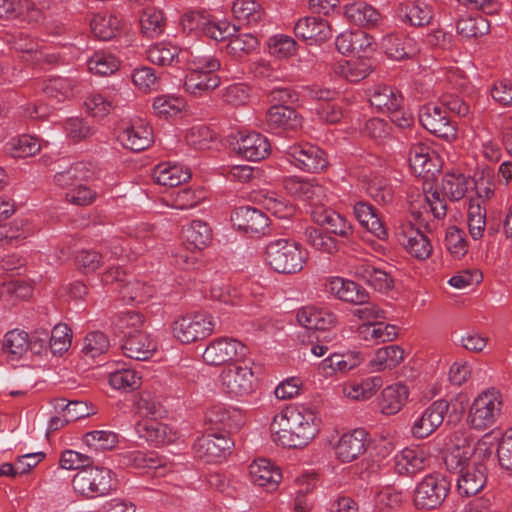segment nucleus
<instances>
[{"label":"nucleus","mask_w":512,"mask_h":512,"mask_svg":"<svg viewBox=\"0 0 512 512\" xmlns=\"http://www.w3.org/2000/svg\"><path fill=\"white\" fill-rule=\"evenodd\" d=\"M281 421H285L283 428H279L280 424L277 422V416H275L270 430L273 440L283 447L302 448L319 431V420L315 412L305 406L287 408L285 414L281 416Z\"/></svg>","instance_id":"nucleus-1"},{"label":"nucleus","mask_w":512,"mask_h":512,"mask_svg":"<svg viewBox=\"0 0 512 512\" xmlns=\"http://www.w3.org/2000/svg\"><path fill=\"white\" fill-rule=\"evenodd\" d=\"M307 257L306 249L290 238L272 240L265 248V261L277 273L295 274L300 272Z\"/></svg>","instance_id":"nucleus-2"},{"label":"nucleus","mask_w":512,"mask_h":512,"mask_svg":"<svg viewBox=\"0 0 512 512\" xmlns=\"http://www.w3.org/2000/svg\"><path fill=\"white\" fill-rule=\"evenodd\" d=\"M112 474L106 467H86L73 476L72 488L75 493L87 499L108 495L114 489Z\"/></svg>","instance_id":"nucleus-3"},{"label":"nucleus","mask_w":512,"mask_h":512,"mask_svg":"<svg viewBox=\"0 0 512 512\" xmlns=\"http://www.w3.org/2000/svg\"><path fill=\"white\" fill-rule=\"evenodd\" d=\"M451 482L440 474H430L418 483L414 492V505L418 509H436L446 499Z\"/></svg>","instance_id":"nucleus-4"},{"label":"nucleus","mask_w":512,"mask_h":512,"mask_svg":"<svg viewBox=\"0 0 512 512\" xmlns=\"http://www.w3.org/2000/svg\"><path fill=\"white\" fill-rule=\"evenodd\" d=\"M418 117L422 126L431 134L448 142L457 138L456 123L439 104L428 103L423 105L419 110Z\"/></svg>","instance_id":"nucleus-5"},{"label":"nucleus","mask_w":512,"mask_h":512,"mask_svg":"<svg viewBox=\"0 0 512 512\" xmlns=\"http://www.w3.org/2000/svg\"><path fill=\"white\" fill-rule=\"evenodd\" d=\"M213 317L206 313L183 316L173 323L175 338L184 344L196 342L209 336L214 330Z\"/></svg>","instance_id":"nucleus-6"},{"label":"nucleus","mask_w":512,"mask_h":512,"mask_svg":"<svg viewBox=\"0 0 512 512\" xmlns=\"http://www.w3.org/2000/svg\"><path fill=\"white\" fill-rule=\"evenodd\" d=\"M286 157L298 169L319 173L328 166L326 153L316 145L310 143H295L285 150Z\"/></svg>","instance_id":"nucleus-7"},{"label":"nucleus","mask_w":512,"mask_h":512,"mask_svg":"<svg viewBox=\"0 0 512 512\" xmlns=\"http://www.w3.org/2000/svg\"><path fill=\"white\" fill-rule=\"evenodd\" d=\"M195 67L186 76L185 90L193 95L214 90L220 85V78L215 72L220 68V61L211 57L194 63Z\"/></svg>","instance_id":"nucleus-8"},{"label":"nucleus","mask_w":512,"mask_h":512,"mask_svg":"<svg viewBox=\"0 0 512 512\" xmlns=\"http://www.w3.org/2000/svg\"><path fill=\"white\" fill-rule=\"evenodd\" d=\"M502 401L499 392L486 391L473 402L469 411V422L475 429H486L492 426L500 415Z\"/></svg>","instance_id":"nucleus-9"},{"label":"nucleus","mask_w":512,"mask_h":512,"mask_svg":"<svg viewBox=\"0 0 512 512\" xmlns=\"http://www.w3.org/2000/svg\"><path fill=\"white\" fill-rule=\"evenodd\" d=\"M247 353L248 348L239 340L221 337L206 347L202 357L208 365L219 366L231 361L239 362Z\"/></svg>","instance_id":"nucleus-10"},{"label":"nucleus","mask_w":512,"mask_h":512,"mask_svg":"<svg viewBox=\"0 0 512 512\" xmlns=\"http://www.w3.org/2000/svg\"><path fill=\"white\" fill-rule=\"evenodd\" d=\"M297 321L303 327L304 333H308L309 342L312 343L314 339H326V336L321 337L320 334L335 326L337 317L330 311L305 307L298 311Z\"/></svg>","instance_id":"nucleus-11"},{"label":"nucleus","mask_w":512,"mask_h":512,"mask_svg":"<svg viewBox=\"0 0 512 512\" xmlns=\"http://www.w3.org/2000/svg\"><path fill=\"white\" fill-rule=\"evenodd\" d=\"M234 442L224 433H208L197 438L193 450L199 459L207 463L226 458Z\"/></svg>","instance_id":"nucleus-12"},{"label":"nucleus","mask_w":512,"mask_h":512,"mask_svg":"<svg viewBox=\"0 0 512 512\" xmlns=\"http://www.w3.org/2000/svg\"><path fill=\"white\" fill-rule=\"evenodd\" d=\"M221 381L228 393L244 396L254 390L256 378L249 366L235 363L223 369Z\"/></svg>","instance_id":"nucleus-13"},{"label":"nucleus","mask_w":512,"mask_h":512,"mask_svg":"<svg viewBox=\"0 0 512 512\" xmlns=\"http://www.w3.org/2000/svg\"><path fill=\"white\" fill-rule=\"evenodd\" d=\"M450 406L451 404L445 399L434 401L415 419L411 427L412 435L419 439L431 435L443 423L444 415ZM452 406L454 407L455 404L452 403Z\"/></svg>","instance_id":"nucleus-14"},{"label":"nucleus","mask_w":512,"mask_h":512,"mask_svg":"<svg viewBox=\"0 0 512 512\" xmlns=\"http://www.w3.org/2000/svg\"><path fill=\"white\" fill-rule=\"evenodd\" d=\"M121 349L127 358L146 361L154 355L157 345L146 331H134L122 337Z\"/></svg>","instance_id":"nucleus-15"},{"label":"nucleus","mask_w":512,"mask_h":512,"mask_svg":"<svg viewBox=\"0 0 512 512\" xmlns=\"http://www.w3.org/2000/svg\"><path fill=\"white\" fill-rule=\"evenodd\" d=\"M233 150L249 161H260L270 152V144L265 136L260 133L252 132L242 135L232 142Z\"/></svg>","instance_id":"nucleus-16"},{"label":"nucleus","mask_w":512,"mask_h":512,"mask_svg":"<svg viewBox=\"0 0 512 512\" xmlns=\"http://www.w3.org/2000/svg\"><path fill=\"white\" fill-rule=\"evenodd\" d=\"M268 217L261 210L245 206L235 209L231 215L233 225L246 234L263 233L268 227Z\"/></svg>","instance_id":"nucleus-17"},{"label":"nucleus","mask_w":512,"mask_h":512,"mask_svg":"<svg viewBox=\"0 0 512 512\" xmlns=\"http://www.w3.org/2000/svg\"><path fill=\"white\" fill-rule=\"evenodd\" d=\"M457 490L465 497L474 496L480 492L487 481V468L483 463L469 464L457 476Z\"/></svg>","instance_id":"nucleus-18"},{"label":"nucleus","mask_w":512,"mask_h":512,"mask_svg":"<svg viewBox=\"0 0 512 512\" xmlns=\"http://www.w3.org/2000/svg\"><path fill=\"white\" fill-rule=\"evenodd\" d=\"M368 433L364 429H354L345 433L336 446V454L342 462H351L362 455L368 445Z\"/></svg>","instance_id":"nucleus-19"},{"label":"nucleus","mask_w":512,"mask_h":512,"mask_svg":"<svg viewBox=\"0 0 512 512\" xmlns=\"http://www.w3.org/2000/svg\"><path fill=\"white\" fill-rule=\"evenodd\" d=\"M294 34L297 38L317 44L325 42L331 37V28L328 22L318 17H304L299 19L294 26Z\"/></svg>","instance_id":"nucleus-20"},{"label":"nucleus","mask_w":512,"mask_h":512,"mask_svg":"<svg viewBox=\"0 0 512 512\" xmlns=\"http://www.w3.org/2000/svg\"><path fill=\"white\" fill-rule=\"evenodd\" d=\"M265 125L268 130H296L301 127V119L294 108L289 105H272L266 113Z\"/></svg>","instance_id":"nucleus-21"},{"label":"nucleus","mask_w":512,"mask_h":512,"mask_svg":"<svg viewBox=\"0 0 512 512\" xmlns=\"http://www.w3.org/2000/svg\"><path fill=\"white\" fill-rule=\"evenodd\" d=\"M327 287L338 299L354 305H363L369 300L367 290L352 280L334 277Z\"/></svg>","instance_id":"nucleus-22"},{"label":"nucleus","mask_w":512,"mask_h":512,"mask_svg":"<svg viewBox=\"0 0 512 512\" xmlns=\"http://www.w3.org/2000/svg\"><path fill=\"white\" fill-rule=\"evenodd\" d=\"M371 106L378 110L395 111L402 108L403 97L400 91L386 84H375L366 90Z\"/></svg>","instance_id":"nucleus-23"},{"label":"nucleus","mask_w":512,"mask_h":512,"mask_svg":"<svg viewBox=\"0 0 512 512\" xmlns=\"http://www.w3.org/2000/svg\"><path fill=\"white\" fill-rule=\"evenodd\" d=\"M249 475L255 485L264 487L268 491L275 490L282 479L280 470L265 458L255 460L250 464Z\"/></svg>","instance_id":"nucleus-24"},{"label":"nucleus","mask_w":512,"mask_h":512,"mask_svg":"<svg viewBox=\"0 0 512 512\" xmlns=\"http://www.w3.org/2000/svg\"><path fill=\"white\" fill-rule=\"evenodd\" d=\"M118 138L125 148L140 152L152 144L153 131L148 124L137 122L124 129Z\"/></svg>","instance_id":"nucleus-25"},{"label":"nucleus","mask_w":512,"mask_h":512,"mask_svg":"<svg viewBox=\"0 0 512 512\" xmlns=\"http://www.w3.org/2000/svg\"><path fill=\"white\" fill-rule=\"evenodd\" d=\"M435 151L428 145L417 142L411 145L409 150V163L415 174L426 177L433 175L436 169Z\"/></svg>","instance_id":"nucleus-26"},{"label":"nucleus","mask_w":512,"mask_h":512,"mask_svg":"<svg viewBox=\"0 0 512 512\" xmlns=\"http://www.w3.org/2000/svg\"><path fill=\"white\" fill-rule=\"evenodd\" d=\"M429 458L419 448H405L395 457V469L400 475H413L425 468Z\"/></svg>","instance_id":"nucleus-27"},{"label":"nucleus","mask_w":512,"mask_h":512,"mask_svg":"<svg viewBox=\"0 0 512 512\" xmlns=\"http://www.w3.org/2000/svg\"><path fill=\"white\" fill-rule=\"evenodd\" d=\"M409 389L406 385L397 383L387 386L381 392L379 409L385 415L397 414L408 400Z\"/></svg>","instance_id":"nucleus-28"},{"label":"nucleus","mask_w":512,"mask_h":512,"mask_svg":"<svg viewBox=\"0 0 512 512\" xmlns=\"http://www.w3.org/2000/svg\"><path fill=\"white\" fill-rule=\"evenodd\" d=\"M236 418H240L236 412L232 415L222 405H216L205 413V424L209 425L211 430L225 431L230 434L241 427V423Z\"/></svg>","instance_id":"nucleus-29"},{"label":"nucleus","mask_w":512,"mask_h":512,"mask_svg":"<svg viewBox=\"0 0 512 512\" xmlns=\"http://www.w3.org/2000/svg\"><path fill=\"white\" fill-rule=\"evenodd\" d=\"M283 185L288 194L302 200L319 201L324 195V188L321 185L296 176L285 178Z\"/></svg>","instance_id":"nucleus-30"},{"label":"nucleus","mask_w":512,"mask_h":512,"mask_svg":"<svg viewBox=\"0 0 512 512\" xmlns=\"http://www.w3.org/2000/svg\"><path fill=\"white\" fill-rule=\"evenodd\" d=\"M344 14L351 23L359 27L371 28L376 26L380 20V13L365 2H353L345 5Z\"/></svg>","instance_id":"nucleus-31"},{"label":"nucleus","mask_w":512,"mask_h":512,"mask_svg":"<svg viewBox=\"0 0 512 512\" xmlns=\"http://www.w3.org/2000/svg\"><path fill=\"white\" fill-rule=\"evenodd\" d=\"M152 178L159 185L173 188L187 182L191 173L188 169L162 163L153 169Z\"/></svg>","instance_id":"nucleus-32"},{"label":"nucleus","mask_w":512,"mask_h":512,"mask_svg":"<svg viewBox=\"0 0 512 512\" xmlns=\"http://www.w3.org/2000/svg\"><path fill=\"white\" fill-rule=\"evenodd\" d=\"M93 176V171L88 164L77 162L72 164L64 171L58 172L54 176V182L62 188L78 187V184L87 181Z\"/></svg>","instance_id":"nucleus-33"},{"label":"nucleus","mask_w":512,"mask_h":512,"mask_svg":"<svg viewBox=\"0 0 512 512\" xmlns=\"http://www.w3.org/2000/svg\"><path fill=\"white\" fill-rule=\"evenodd\" d=\"M135 430L140 438H143L156 446L170 442V438L167 433V425L159 422L157 418L138 421L135 425Z\"/></svg>","instance_id":"nucleus-34"},{"label":"nucleus","mask_w":512,"mask_h":512,"mask_svg":"<svg viewBox=\"0 0 512 512\" xmlns=\"http://www.w3.org/2000/svg\"><path fill=\"white\" fill-rule=\"evenodd\" d=\"M362 359L360 354L356 351H347L346 353H333L322 362V368L327 375H332L336 372L346 373L361 363Z\"/></svg>","instance_id":"nucleus-35"},{"label":"nucleus","mask_w":512,"mask_h":512,"mask_svg":"<svg viewBox=\"0 0 512 512\" xmlns=\"http://www.w3.org/2000/svg\"><path fill=\"white\" fill-rule=\"evenodd\" d=\"M29 17L38 20L41 11L29 0H0V18Z\"/></svg>","instance_id":"nucleus-36"},{"label":"nucleus","mask_w":512,"mask_h":512,"mask_svg":"<svg viewBox=\"0 0 512 512\" xmlns=\"http://www.w3.org/2000/svg\"><path fill=\"white\" fill-rule=\"evenodd\" d=\"M457 32L466 38H477L489 32L488 20L480 14L465 15L457 21Z\"/></svg>","instance_id":"nucleus-37"},{"label":"nucleus","mask_w":512,"mask_h":512,"mask_svg":"<svg viewBox=\"0 0 512 512\" xmlns=\"http://www.w3.org/2000/svg\"><path fill=\"white\" fill-rule=\"evenodd\" d=\"M183 236L189 244L188 249L201 250L208 245L212 238L210 227L201 220H194L183 229Z\"/></svg>","instance_id":"nucleus-38"},{"label":"nucleus","mask_w":512,"mask_h":512,"mask_svg":"<svg viewBox=\"0 0 512 512\" xmlns=\"http://www.w3.org/2000/svg\"><path fill=\"white\" fill-rule=\"evenodd\" d=\"M118 293L127 304L132 302L143 303L152 295V288L145 283L128 277L120 285Z\"/></svg>","instance_id":"nucleus-39"},{"label":"nucleus","mask_w":512,"mask_h":512,"mask_svg":"<svg viewBox=\"0 0 512 512\" xmlns=\"http://www.w3.org/2000/svg\"><path fill=\"white\" fill-rule=\"evenodd\" d=\"M140 26L142 33L148 38L158 37L163 33L166 26L162 11L155 7H147L140 16Z\"/></svg>","instance_id":"nucleus-40"},{"label":"nucleus","mask_w":512,"mask_h":512,"mask_svg":"<svg viewBox=\"0 0 512 512\" xmlns=\"http://www.w3.org/2000/svg\"><path fill=\"white\" fill-rule=\"evenodd\" d=\"M410 41V39L401 35L388 34L382 38L381 48L389 58L402 60L413 54V50L408 49Z\"/></svg>","instance_id":"nucleus-41"},{"label":"nucleus","mask_w":512,"mask_h":512,"mask_svg":"<svg viewBox=\"0 0 512 512\" xmlns=\"http://www.w3.org/2000/svg\"><path fill=\"white\" fill-rule=\"evenodd\" d=\"M120 20L117 16L97 14L90 21L92 33L99 40H110L116 36L119 30Z\"/></svg>","instance_id":"nucleus-42"},{"label":"nucleus","mask_w":512,"mask_h":512,"mask_svg":"<svg viewBox=\"0 0 512 512\" xmlns=\"http://www.w3.org/2000/svg\"><path fill=\"white\" fill-rule=\"evenodd\" d=\"M410 234L407 237V242L404 244L406 250L410 255L419 259L425 260L432 253V245L426 235L419 229H414L413 224H409Z\"/></svg>","instance_id":"nucleus-43"},{"label":"nucleus","mask_w":512,"mask_h":512,"mask_svg":"<svg viewBox=\"0 0 512 512\" xmlns=\"http://www.w3.org/2000/svg\"><path fill=\"white\" fill-rule=\"evenodd\" d=\"M29 348V335L25 331L18 329L7 332L2 343V350L16 358L22 355Z\"/></svg>","instance_id":"nucleus-44"},{"label":"nucleus","mask_w":512,"mask_h":512,"mask_svg":"<svg viewBox=\"0 0 512 512\" xmlns=\"http://www.w3.org/2000/svg\"><path fill=\"white\" fill-rule=\"evenodd\" d=\"M305 238L314 249L333 254L338 251L337 241L319 228L308 227L305 229Z\"/></svg>","instance_id":"nucleus-45"},{"label":"nucleus","mask_w":512,"mask_h":512,"mask_svg":"<svg viewBox=\"0 0 512 512\" xmlns=\"http://www.w3.org/2000/svg\"><path fill=\"white\" fill-rule=\"evenodd\" d=\"M141 376L133 369L122 368L109 374L110 385L123 391H132L141 386Z\"/></svg>","instance_id":"nucleus-46"},{"label":"nucleus","mask_w":512,"mask_h":512,"mask_svg":"<svg viewBox=\"0 0 512 512\" xmlns=\"http://www.w3.org/2000/svg\"><path fill=\"white\" fill-rule=\"evenodd\" d=\"M86 445L95 451L112 450L118 443V435L112 431H91L83 436Z\"/></svg>","instance_id":"nucleus-47"},{"label":"nucleus","mask_w":512,"mask_h":512,"mask_svg":"<svg viewBox=\"0 0 512 512\" xmlns=\"http://www.w3.org/2000/svg\"><path fill=\"white\" fill-rule=\"evenodd\" d=\"M89 70L100 76H108L119 69V61L112 54L95 53L87 62Z\"/></svg>","instance_id":"nucleus-48"},{"label":"nucleus","mask_w":512,"mask_h":512,"mask_svg":"<svg viewBox=\"0 0 512 512\" xmlns=\"http://www.w3.org/2000/svg\"><path fill=\"white\" fill-rule=\"evenodd\" d=\"M72 341L71 329L64 323H58L49 333V347L54 355L65 353Z\"/></svg>","instance_id":"nucleus-49"},{"label":"nucleus","mask_w":512,"mask_h":512,"mask_svg":"<svg viewBox=\"0 0 512 512\" xmlns=\"http://www.w3.org/2000/svg\"><path fill=\"white\" fill-rule=\"evenodd\" d=\"M474 449H447L443 456L444 465L450 473L457 476L470 464L469 460Z\"/></svg>","instance_id":"nucleus-50"},{"label":"nucleus","mask_w":512,"mask_h":512,"mask_svg":"<svg viewBox=\"0 0 512 512\" xmlns=\"http://www.w3.org/2000/svg\"><path fill=\"white\" fill-rule=\"evenodd\" d=\"M180 49L170 43H158L147 51V58L159 66L170 65L178 57Z\"/></svg>","instance_id":"nucleus-51"},{"label":"nucleus","mask_w":512,"mask_h":512,"mask_svg":"<svg viewBox=\"0 0 512 512\" xmlns=\"http://www.w3.org/2000/svg\"><path fill=\"white\" fill-rule=\"evenodd\" d=\"M470 180L463 174H447L442 180L444 193L453 201L462 199L468 191Z\"/></svg>","instance_id":"nucleus-52"},{"label":"nucleus","mask_w":512,"mask_h":512,"mask_svg":"<svg viewBox=\"0 0 512 512\" xmlns=\"http://www.w3.org/2000/svg\"><path fill=\"white\" fill-rule=\"evenodd\" d=\"M433 15L434 9L431 1L416 0L407 12L406 17L411 25L422 27L431 22Z\"/></svg>","instance_id":"nucleus-53"},{"label":"nucleus","mask_w":512,"mask_h":512,"mask_svg":"<svg viewBox=\"0 0 512 512\" xmlns=\"http://www.w3.org/2000/svg\"><path fill=\"white\" fill-rule=\"evenodd\" d=\"M260 8V4L255 0H236L232 6V12L238 20L252 24L261 19Z\"/></svg>","instance_id":"nucleus-54"},{"label":"nucleus","mask_w":512,"mask_h":512,"mask_svg":"<svg viewBox=\"0 0 512 512\" xmlns=\"http://www.w3.org/2000/svg\"><path fill=\"white\" fill-rule=\"evenodd\" d=\"M110 346L108 337L100 331L88 333L83 340L82 352L91 358L100 356L108 351Z\"/></svg>","instance_id":"nucleus-55"},{"label":"nucleus","mask_w":512,"mask_h":512,"mask_svg":"<svg viewBox=\"0 0 512 512\" xmlns=\"http://www.w3.org/2000/svg\"><path fill=\"white\" fill-rule=\"evenodd\" d=\"M258 45V40L252 34H234L228 40L226 45L227 52L235 57H242L254 50Z\"/></svg>","instance_id":"nucleus-56"},{"label":"nucleus","mask_w":512,"mask_h":512,"mask_svg":"<svg viewBox=\"0 0 512 512\" xmlns=\"http://www.w3.org/2000/svg\"><path fill=\"white\" fill-rule=\"evenodd\" d=\"M10 146L9 151L14 158L34 156L41 148L38 140L30 135H22L18 137L10 144Z\"/></svg>","instance_id":"nucleus-57"},{"label":"nucleus","mask_w":512,"mask_h":512,"mask_svg":"<svg viewBox=\"0 0 512 512\" xmlns=\"http://www.w3.org/2000/svg\"><path fill=\"white\" fill-rule=\"evenodd\" d=\"M237 32L238 28L227 20L212 21L208 19L203 30V34L217 42L229 40Z\"/></svg>","instance_id":"nucleus-58"},{"label":"nucleus","mask_w":512,"mask_h":512,"mask_svg":"<svg viewBox=\"0 0 512 512\" xmlns=\"http://www.w3.org/2000/svg\"><path fill=\"white\" fill-rule=\"evenodd\" d=\"M173 205L181 210L193 208L205 199L202 189L181 188L173 194Z\"/></svg>","instance_id":"nucleus-59"},{"label":"nucleus","mask_w":512,"mask_h":512,"mask_svg":"<svg viewBox=\"0 0 512 512\" xmlns=\"http://www.w3.org/2000/svg\"><path fill=\"white\" fill-rule=\"evenodd\" d=\"M182 106L180 98L162 95L155 98L152 108L157 116L167 118L180 112Z\"/></svg>","instance_id":"nucleus-60"},{"label":"nucleus","mask_w":512,"mask_h":512,"mask_svg":"<svg viewBox=\"0 0 512 512\" xmlns=\"http://www.w3.org/2000/svg\"><path fill=\"white\" fill-rule=\"evenodd\" d=\"M250 87L245 83H235L226 87L222 92V99L233 106L245 105L250 97Z\"/></svg>","instance_id":"nucleus-61"},{"label":"nucleus","mask_w":512,"mask_h":512,"mask_svg":"<svg viewBox=\"0 0 512 512\" xmlns=\"http://www.w3.org/2000/svg\"><path fill=\"white\" fill-rule=\"evenodd\" d=\"M144 317L139 312L129 311L119 316L115 327L126 337L127 334H134V331H144L142 328Z\"/></svg>","instance_id":"nucleus-62"},{"label":"nucleus","mask_w":512,"mask_h":512,"mask_svg":"<svg viewBox=\"0 0 512 512\" xmlns=\"http://www.w3.org/2000/svg\"><path fill=\"white\" fill-rule=\"evenodd\" d=\"M363 131L365 135L380 143L390 137L392 127L384 119L371 118L366 121Z\"/></svg>","instance_id":"nucleus-63"},{"label":"nucleus","mask_w":512,"mask_h":512,"mask_svg":"<svg viewBox=\"0 0 512 512\" xmlns=\"http://www.w3.org/2000/svg\"><path fill=\"white\" fill-rule=\"evenodd\" d=\"M497 457L503 469L512 471V428L508 429L499 440Z\"/></svg>","instance_id":"nucleus-64"}]
</instances>
